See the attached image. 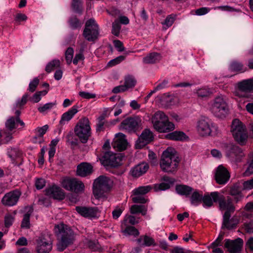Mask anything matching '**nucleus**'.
I'll return each mask as SVG.
<instances>
[{
    "instance_id": "obj_1",
    "label": "nucleus",
    "mask_w": 253,
    "mask_h": 253,
    "mask_svg": "<svg viewBox=\"0 0 253 253\" xmlns=\"http://www.w3.org/2000/svg\"><path fill=\"white\" fill-rule=\"evenodd\" d=\"M54 230L57 237L56 246L58 251L63 252L74 244L76 234L70 226L61 223L55 225Z\"/></svg>"
},
{
    "instance_id": "obj_2",
    "label": "nucleus",
    "mask_w": 253,
    "mask_h": 253,
    "mask_svg": "<svg viewBox=\"0 0 253 253\" xmlns=\"http://www.w3.org/2000/svg\"><path fill=\"white\" fill-rule=\"evenodd\" d=\"M174 152L175 150L171 148H168L163 152L160 162V167L163 171L173 172L176 170L179 160Z\"/></svg>"
},
{
    "instance_id": "obj_3",
    "label": "nucleus",
    "mask_w": 253,
    "mask_h": 253,
    "mask_svg": "<svg viewBox=\"0 0 253 253\" xmlns=\"http://www.w3.org/2000/svg\"><path fill=\"white\" fill-rule=\"evenodd\" d=\"M235 140L241 145H245L248 138L245 125L238 119L232 121L230 130Z\"/></svg>"
},
{
    "instance_id": "obj_4",
    "label": "nucleus",
    "mask_w": 253,
    "mask_h": 253,
    "mask_svg": "<svg viewBox=\"0 0 253 253\" xmlns=\"http://www.w3.org/2000/svg\"><path fill=\"white\" fill-rule=\"evenodd\" d=\"M111 180L106 176L101 175L96 178L93 185V193L96 199L103 197L111 187Z\"/></svg>"
},
{
    "instance_id": "obj_5",
    "label": "nucleus",
    "mask_w": 253,
    "mask_h": 253,
    "mask_svg": "<svg viewBox=\"0 0 253 253\" xmlns=\"http://www.w3.org/2000/svg\"><path fill=\"white\" fill-rule=\"evenodd\" d=\"M75 133L83 143L87 142L91 134V128L87 118L81 119L74 128Z\"/></svg>"
},
{
    "instance_id": "obj_6",
    "label": "nucleus",
    "mask_w": 253,
    "mask_h": 253,
    "mask_svg": "<svg viewBox=\"0 0 253 253\" xmlns=\"http://www.w3.org/2000/svg\"><path fill=\"white\" fill-rule=\"evenodd\" d=\"M211 110L216 117L223 118L228 114L229 108L226 100L222 96H217L213 100Z\"/></svg>"
},
{
    "instance_id": "obj_7",
    "label": "nucleus",
    "mask_w": 253,
    "mask_h": 253,
    "mask_svg": "<svg viewBox=\"0 0 253 253\" xmlns=\"http://www.w3.org/2000/svg\"><path fill=\"white\" fill-rule=\"evenodd\" d=\"M83 35L89 42H94L97 39L99 28L94 19H90L86 22Z\"/></svg>"
},
{
    "instance_id": "obj_8",
    "label": "nucleus",
    "mask_w": 253,
    "mask_h": 253,
    "mask_svg": "<svg viewBox=\"0 0 253 253\" xmlns=\"http://www.w3.org/2000/svg\"><path fill=\"white\" fill-rule=\"evenodd\" d=\"M211 196L214 202H218L220 210H226L225 212H228L229 214L234 211L235 207L230 198L225 199L223 195L219 194L217 192H211Z\"/></svg>"
},
{
    "instance_id": "obj_9",
    "label": "nucleus",
    "mask_w": 253,
    "mask_h": 253,
    "mask_svg": "<svg viewBox=\"0 0 253 253\" xmlns=\"http://www.w3.org/2000/svg\"><path fill=\"white\" fill-rule=\"evenodd\" d=\"M37 253H49L52 249V241L48 235H41L36 240Z\"/></svg>"
},
{
    "instance_id": "obj_10",
    "label": "nucleus",
    "mask_w": 253,
    "mask_h": 253,
    "mask_svg": "<svg viewBox=\"0 0 253 253\" xmlns=\"http://www.w3.org/2000/svg\"><path fill=\"white\" fill-rule=\"evenodd\" d=\"M62 185L67 190L75 193L83 191L84 187V183L76 178H65L63 180Z\"/></svg>"
},
{
    "instance_id": "obj_11",
    "label": "nucleus",
    "mask_w": 253,
    "mask_h": 253,
    "mask_svg": "<svg viewBox=\"0 0 253 253\" xmlns=\"http://www.w3.org/2000/svg\"><path fill=\"white\" fill-rule=\"evenodd\" d=\"M101 161L103 164L105 166L117 167L121 165L122 158L119 154L107 152L102 157Z\"/></svg>"
},
{
    "instance_id": "obj_12",
    "label": "nucleus",
    "mask_w": 253,
    "mask_h": 253,
    "mask_svg": "<svg viewBox=\"0 0 253 253\" xmlns=\"http://www.w3.org/2000/svg\"><path fill=\"white\" fill-rule=\"evenodd\" d=\"M141 122L138 117L127 118L121 123V126L128 132H134L138 128Z\"/></svg>"
},
{
    "instance_id": "obj_13",
    "label": "nucleus",
    "mask_w": 253,
    "mask_h": 253,
    "mask_svg": "<svg viewBox=\"0 0 253 253\" xmlns=\"http://www.w3.org/2000/svg\"><path fill=\"white\" fill-rule=\"evenodd\" d=\"M243 244V240L240 238L234 240L226 239L224 247L227 249L230 253H239L242 249Z\"/></svg>"
},
{
    "instance_id": "obj_14",
    "label": "nucleus",
    "mask_w": 253,
    "mask_h": 253,
    "mask_svg": "<svg viewBox=\"0 0 253 253\" xmlns=\"http://www.w3.org/2000/svg\"><path fill=\"white\" fill-rule=\"evenodd\" d=\"M153 140V133L150 130L145 129L136 141L135 147L137 149H141Z\"/></svg>"
},
{
    "instance_id": "obj_15",
    "label": "nucleus",
    "mask_w": 253,
    "mask_h": 253,
    "mask_svg": "<svg viewBox=\"0 0 253 253\" xmlns=\"http://www.w3.org/2000/svg\"><path fill=\"white\" fill-rule=\"evenodd\" d=\"M21 195L19 191L14 190L4 195L1 200L2 204L5 206H13L15 205Z\"/></svg>"
},
{
    "instance_id": "obj_16",
    "label": "nucleus",
    "mask_w": 253,
    "mask_h": 253,
    "mask_svg": "<svg viewBox=\"0 0 253 253\" xmlns=\"http://www.w3.org/2000/svg\"><path fill=\"white\" fill-rule=\"evenodd\" d=\"M212 127V123L207 118L199 120L197 126L198 131L202 136L209 135L211 133Z\"/></svg>"
},
{
    "instance_id": "obj_17",
    "label": "nucleus",
    "mask_w": 253,
    "mask_h": 253,
    "mask_svg": "<svg viewBox=\"0 0 253 253\" xmlns=\"http://www.w3.org/2000/svg\"><path fill=\"white\" fill-rule=\"evenodd\" d=\"M76 210L82 216L88 218L97 217L99 213L98 209L96 207L77 206Z\"/></svg>"
},
{
    "instance_id": "obj_18",
    "label": "nucleus",
    "mask_w": 253,
    "mask_h": 253,
    "mask_svg": "<svg viewBox=\"0 0 253 253\" xmlns=\"http://www.w3.org/2000/svg\"><path fill=\"white\" fill-rule=\"evenodd\" d=\"M230 177V173L226 168L222 165L218 167L215 174V179L218 184H225L229 180Z\"/></svg>"
},
{
    "instance_id": "obj_19",
    "label": "nucleus",
    "mask_w": 253,
    "mask_h": 253,
    "mask_svg": "<svg viewBox=\"0 0 253 253\" xmlns=\"http://www.w3.org/2000/svg\"><path fill=\"white\" fill-rule=\"evenodd\" d=\"M231 214L224 212L223 216V222L222 228H226L228 230H232L236 228L239 223V219L237 217L233 216L230 219Z\"/></svg>"
},
{
    "instance_id": "obj_20",
    "label": "nucleus",
    "mask_w": 253,
    "mask_h": 253,
    "mask_svg": "<svg viewBox=\"0 0 253 253\" xmlns=\"http://www.w3.org/2000/svg\"><path fill=\"white\" fill-rule=\"evenodd\" d=\"M45 194L54 199L62 200L65 198L63 190L57 186L53 185L45 190Z\"/></svg>"
},
{
    "instance_id": "obj_21",
    "label": "nucleus",
    "mask_w": 253,
    "mask_h": 253,
    "mask_svg": "<svg viewBox=\"0 0 253 253\" xmlns=\"http://www.w3.org/2000/svg\"><path fill=\"white\" fill-rule=\"evenodd\" d=\"M7 155L15 165L20 166L22 163V153L16 148H10L7 149Z\"/></svg>"
},
{
    "instance_id": "obj_22",
    "label": "nucleus",
    "mask_w": 253,
    "mask_h": 253,
    "mask_svg": "<svg viewBox=\"0 0 253 253\" xmlns=\"http://www.w3.org/2000/svg\"><path fill=\"white\" fill-rule=\"evenodd\" d=\"M127 144L126 136L122 133H118L112 143L113 147L114 148H117L120 151L125 150L126 148Z\"/></svg>"
},
{
    "instance_id": "obj_23",
    "label": "nucleus",
    "mask_w": 253,
    "mask_h": 253,
    "mask_svg": "<svg viewBox=\"0 0 253 253\" xmlns=\"http://www.w3.org/2000/svg\"><path fill=\"white\" fill-rule=\"evenodd\" d=\"M227 155L236 160H239L244 156L241 148L235 145H230L227 147Z\"/></svg>"
},
{
    "instance_id": "obj_24",
    "label": "nucleus",
    "mask_w": 253,
    "mask_h": 253,
    "mask_svg": "<svg viewBox=\"0 0 253 253\" xmlns=\"http://www.w3.org/2000/svg\"><path fill=\"white\" fill-rule=\"evenodd\" d=\"M92 166L89 163L83 162L79 164L77 169V174L82 177H85L90 174L92 172Z\"/></svg>"
},
{
    "instance_id": "obj_25",
    "label": "nucleus",
    "mask_w": 253,
    "mask_h": 253,
    "mask_svg": "<svg viewBox=\"0 0 253 253\" xmlns=\"http://www.w3.org/2000/svg\"><path fill=\"white\" fill-rule=\"evenodd\" d=\"M78 107L77 105L73 106L67 112L63 113L59 122V126H62L66 122L70 121L73 116L78 112Z\"/></svg>"
},
{
    "instance_id": "obj_26",
    "label": "nucleus",
    "mask_w": 253,
    "mask_h": 253,
    "mask_svg": "<svg viewBox=\"0 0 253 253\" xmlns=\"http://www.w3.org/2000/svg\"><path fill=\"white\" fill-rule=\"evenodd\" d=\"M160 129H158L156 126H153L154 128L159 132H169L174 129V125L173 123L169 122L168 118L166 120H163L159 123L157 125Z\"/></svg>"
},
{
    "instance_id": "obj_27",
    "label": "nucleus",
    "mask_w": 253,
    "mask_h": 253,
    "mask_svg": "<svg viewBox=\"0 0 253 253\" xmlns=\"http://www.w3.org/2000/svg\"><path fill=\"white\" fill-rule=\"evenodd\" d=\"M148 169L149 166L147 164H140L131 169V174L133 177H139L145 173L148 170Z\"/></svg>"
},
{
    "instance_id": "obj_28",
    "label": "nucleus",
    "mask_w": 253,
    "mask_h": 253,
    "mask_svg": "<svg viewBox=\"0 0 253 253\" xmlns=\"http://www.w3.org/2000/svg\"><path fill=\"white\" fill-rule=\"evenodd\" d=\"M163 180L166 182H162L156 185L155 188L156 190H166L169 189L175 182L173 178L166 176L163 177Z\"/></svg>"
},
{
    "instance_id": "obj_29",
    "label": "nucleus",
    "mask_w": 253,
    "mask_h": 253,
    "mask_svg": "<svg viewBox=\"0 0 253 253\" xmlns=\"http://www.w3.org/2000/svg\"><path fill=\"white\" fill-rule=\"evenodd\" d=\"M238 87L241 91L253 92V79L245 80L239 82Z\"/></svg>"
},
{
    "instance_id": "obj_30",
    "label": "nucleus",
    "mask_w": 253,
    "mask_h": 253,
    "mask_svg": "<svg viewBox=\"0 0 253 253\" xmlns=\"http://www.w3.org/2000/svg\"><path fill=\"white\" fill-rule=\"evenodd\" d=\"M161 59L160 54L157 52H152L143 58V62L146 64H155L159 62Z\"/></svg>"
},
{
    "instance_id": "obj_31",
    "label": "nucleus",
    "mask_w": 253,
    "mask_h": 253,
    "mask_svg": "<svg viewBox=\"0 0 253 253\" xmlns=\"http://www.w3.org/2000/svg\"><path fill=\"white\" fill-rule=\"evenodd\" d=\"M168 139L176 141H183L188 137L185 133L182 131H175L167 135Z\"/></svg>"
},
{
    "instance_id": "obj_32",
    "label": "nucleus",
    "mask_w": 253,
    "mask_h": 253,
    "mask_svg": "<svg viewBox=\"0 0 253 253\" xmlns=\"http://www.w3.org/2000/svg\"><path fill=\"white\" fill-rule=\"evenodd\" d=\"M175 190L178 194L187 197L191 193L193 189L188 185L179 184L176 186Z\"/></svg>"
},
{
    "instance_id": "obj_33",
    "label": "nucleus",
    "mask_w": 253,
    "mask_h": 253,
    "mask_svg": "<svg viewBox=\"0 0 253 253\" xmlns=\"http://www.w3.org/2000/svg\"><path fill=\"white\" fill-rule=\"evenodd\" d=\"M167 118L163 112L160 111L156 112L152 118L153 126H156L158 129H160V127L157 126L158 124L163 120H166Z\"/></svg>"
},
{
    "instance_id": "obj_34",
    "label": "nucleus",
    "mask_w": 253,
    "mask_h": 253,
    "mask_svg": "<svg viewBox=\"0 0 253 253\" xmlns=\"http://www.w3.org/2000/svg\"><path fill=\"white\" fill-rule=\"evenodd\" d=\"M12 138V133L0 130V146L8 143Z\"/></svg>"
},
{
    "instance_id": "obj_35",
    "label": "nucleus",
    "mask_w": 253,
    "mask_h": 253,
    "mask_svg": "<svg viewBox=\"0 0 253 253\" xmlns=\"http://www.w3.org/2000/svg\"><path fill=\"white\" fill-rule=\"evenodd\" d=\"M27 212L24 215L22 221L21 226L22 228H30V217L33 212V209L31 207L27 208Z\"/></svg>"
},
{
    "instance_id": "obj_36",
    "label": "nucleus",
    "mask_w": 253,
    "mask_h": 253,
    "mask_svg": "<svg viewBox=\"0 0 253 253\" xmlns=\"http://www.w3.org/2000/svg\"><path fill=\"white\" fill-rule=\"evenodd\" d=\"M147 208L144 205H133L130 208L131 214L141 213L142 215H145L147 213Z\"/></svg>"
},
{
    "instance_id": "obj_37",
    "label": "nucleus",
    "mask_w": 253,
    "mask_h": 253,
    "mask_svg": "<svg viewBox=\"0 0 253 253\" xmlns=\"http://www.w3.org/2000/svg\"><path fill=\"white\" fill-rule=\"evenodd\" d=\"M138 243L144 246H150L152 245L155 246V240L152 237L147 235L141 236L137 239Z\"/></svg>"
},
{
    "instance_id": "obj_38",
    "label": "nucleus",
    "mask_w": 253,
    "mask_h": 253,
    "mask_svg": "<svg viewBox=\"0 0 253 253\" xmlns=\"http://www.w3.org/2000/svg\"><path fill=\"white\" fill-rule=\"evenodd\" d=\"M16 119L14 117L9 118L5 123L6 129H3V130L12 133V131L16 128Z\"/></svg>"
},
{
    "instance_id": "obj_39",
    "label": "nucleus",
    "mask_w": 253,
    "mask_h": 253,
    "mask_svg": "<svg viewBox=\"0 0 253 253\" xmlns=\"http://www.w3.org/2000/svg\"><path fill=\"white\" fill-rule=\"evenodd\" d=\"M136 80L134 77L131 75H128L125 77L124 86L126 90L134 87L136 84Z\"/></svg>"
},
{
    "instance_id": "obj_40",
    "label": "nucleus",
    "mask_w": 253,
    "mask_h": 253,
    "mask_svg": "<svg viewBox=\"0 0 253 253\" xmlns=\"http://www.w3.org/2000/svg\"><path fill=\"white\" fill-rule=\"evenodd\" d=\"M70 27L73 30L80 28L82 23L76 16H72L68 20Z\"/></svg>"
},
{
    "instance_id": "obj_41",
    "label": "nucleus",
    "mask_w": 253,
    "mask_h": 253,
    "mask_svg": "<svg viewBox=\"0 0 253 253\" xmlns=\"http://www.w3.org/2000/svg\"><path fill=\"white\" fill-rule=\"evenodd\" d=\"M203 195L197 191H194L190 197V202L192 205L197 206L202 202Z\"/></svg>"
},
{
    "instance_id": "obj_42",
    "label": "nucleus",
    "mask_w": 253,
    "mask_h": 253,
    "mask_svg": "<svg viewBox=\"0 0 253 253\" xmlns=\"http://www.w3.org/2000/svg\"><path fill=\"white\" fill-rule=\"evenodd\" d=\"M72 9L78 13H82L83 11V1L82 0H72L71 3Z\"/></svg>"
},
{
    "instance_id": "obj_43",
    "label": "nucleus",
    "mask_w": 253,
    "mask_h": 253,
    "mask_svg": "<svg viewBox=\"0 0 253 253\" xmlns=\"http://www.w3.org/2000/svg\"><path fill=\"white\" fill-rule=\"evenodd\" d=\"M230 69L234 72H244V65L243 64L237 61H233L230 64Z\"/></svg>"
},
{
    "instance_id": "obj_44",
    "label": "nucleus",
    "mask_w": 253,
    "mask_h": 253,
    "mask_svg": "<svg viewBox=\"0 0 253 253\" xmlns=\"http://www.w3.org/2000/svg\"><path fill=\"white\" fill-rule=\"evenodd\" d=\"M151 189V186L149 185L140 186L137 188H135V189H134L132 192L133 195L139 194L144 195L147 193L148 192H149Z\"/></svg>"
},
{
    "instance_id": "obj_45",
    "label": "nucleus",
    "mask_w": 253,
    "mask_h": 253,
    "mask_svg": "<svg viewBox=\"0 0 253 253\" xmlns=\"http://www.w3.org/2000/svg\"><path fill=\"white\" fill-rule=\"evenodd\" d=\"M60 65V61L57 59H54L47 64L45 69V71L47 73H50L55 68L59 67Z\"/></svg>"
},
{
    "instance_id": "obj_46",
    "label": "nucleus",
    "mask_w": 253,
    "mask_h": 253,
    "mask_svg": "<svg viewBox=\"0 0 253 253\" xmlns=\"http://www.w3.org/2000/svg\"><path fill=\"white\" fill-rule=\"evenodd\" d=\"M106 122L105 120V115H102L98 118V123L96 125V131L100 132L105 129Z\"/></svg>"
},
{
    "instance_id": "obj_47",
    "label": "nucleus",
    "mask_w": 253,
    "mask_h": 253,
    "mask_svg": "<svg viewBox=\"0 0 253 253\" xmlns=\"http://www.w3.org/2000/svg\"><path fill=\"white\" fill-rule=\"evenodd\" d=\"M211 91L209 88L203 87L199 89L197 91V95L199 97H206L209 96L211 93Z\"/></svg>"
},
{
    "instance_id": "obj_48",
    "label": "nucleus",
    "mask_w": 253,
    "mask_h": 253,
    "mask_svg": "<svg viewBox=\"0 0 253 253\" xmlns=\"http://www.w3.org/2000/svg\"><path fill=\"white\" fill-rule=\"evenodd\" d=\"M202 201L203 202L204 207H211L213 205V199L211 196L209 195H205L202 197Z\"/></svg>"
},
{
    "instance_id": "obj_49",
    "label": "nucleus",
    "mask_w": 253,
    "mask_h": 253,
    "mask_svg": "<svg viewBox=\"0 0 253 253\" xmlns=\"http://www.w3.org/2000/svg\"><path fill=\"white\" fill-rule=\"evenodd\" d=\"M121 26L118 20H115L112 24V33L116 36H119Z\"/></svg>"
},
{
    "instance_id": "obj_50",
    "label": "nucleus",
    "mask_w": 253,
    "mask_h": 253,
    "mask_svg": "<svg viewBox=\"0 0 253 253\" xmlns=\"http://www.w3.org/2000/svg\"><path fill=\"white\" fill-rule=\"evenodd\" d=\"M74 55V49L72 47H68L65 52V58L68 64H70L72 61Z\"/></svg>"
},
{
    "instance_id": "obj_51",
    "label": "nucleus",
    "mask_w": 253,
    "mask_h": 253,
    "mask_svg": "<svg viewBox=\"0 0 253 253\" xmlns=\"http://www.w3.org/2000/svg\"><path fill=\"white\" fill-rule=\"evenodd\" d=\"M126 58V56L124 55L119 56L111 60L107 64V66L112 67L115 66L121 62L124 61Z\"/></svg>"
},
{
    "instance_id": "obj_52",
    "label": "nucleus",
    "mask_w": 253,
    "mask_h": 253,
    "mask_svg": "<svg viewBox=\"0 0 253 253\" xmlns=\"http://www.w3.org/2000/svg\"><path fill=\"white\" fill-rule=\"evenodd\" d=\"M56 103H47L43 105L42 106L39 107L38 109V111L42 113H44L48 110L51 109L55 105Z\"/></svg>"
},
{
    "instance_id": "obj_53",
    "label": "nucleus",
    "mask_w": 253,
    "mask_h": 253,
    "mask_svg": "<svg viewBox=\"0 0 253 253\" xmlns=\"http://www.w3.org/2000/svg\"><path fill=\"white\" fill-rule=\"evenodd\" d=\"M124 232L129 235H133L134 236H138L139 234L138 230L136 228L131 226H127Z\"/></svg>"
},
{
    "instance_id": "obj_54",
    "label": "nucleus",
    "mask_w": 253,
    "mask_h": 253,
    "mask_svg": "<svg viewBox=\"0 0 253 253\" xmlns=\"http://www.w3.org/2000/svg\"><path fill=\"white\" fill-rule=\"evenodd\" d=\"M29 96V95L28 93H25L22 96L21 99L16 102L15 108L21 109L27 103Z\"/></svg>"
},
{
    "instance_id": "obj_55",
    "label": "nucleus",
    "mask_w": 253,
    "mask_h": 253,
    "mask_svg": "<svg viewBox=\"0 0 253 253\" xmlns=\"http://www.w3.org/2000/svg\"><path fill=\"white\" fill-rule=\"evenodd\" d=\"M132 201L134 203L144 204L147 202V200L144 198L143 195L137 194L133 195L132 197Z\"/></svg>"
},
{
    "instance_id": "obj_56",
    "label": "nucleus",
    "mask_w": 253,
    "mask_h": 253,
    "mask_svg": "<svg viewBox=\"0 0 253 253\" xmlns=\"http://www.w3.org/2000/svg\"><path fill=\"white\" fill-rule=\"evenodd\" d=\"M84 50V46H82L80 49V53L78 54H76L75 58L73 60V63L75 65H77L78 62L81 60H83L84 59V56L83 54V52Z\"/></svg>"
},
{
    "instance_id": "obj_57",
    "label": "nucleus",
    "mask_w": 253,
    "mask_h": 253,
    "mask_svg": "<svg viewBox=\"0 0 253 253\" xmlns=\"http://www.w3.org/2000/svg\"><path fill=\"white\" fill-rule=\"evenodd\" d=\"M14 220V216L11 214H7L4 217V225L7 228L9 227L12 225L13 222Z\"/></svg>"
},
{
    "instance_id": "obj_58",
    "label": "nucleus",
    "mask_w": 253,
    "mask_h": 253,
    "mask_svg": "<svg viewBox=\"0 0 253 253\" xmlns=\"http://www.w3.org/2000/svg\"><path fill=\"white\" fill-rule=\"evenodd\" d=\"M88 248L93 251H99L101 247L98 242L89 241L87 243Z\"/></svg>"
},
{
    "instance_id": "obj_59",
    "label": "nucleus",
    "mask_w": 253,
    "mask_h": 253,
    "mask_svg": "<svg viewBox=\"0 0 253 253\" xmlns=\"http://www.w3.org/2000/svg\"><path fill=\"white\" fill-rule=\"evenodd\" d=\"M40 81L38 78H35L30 82L29 85V90L32 92L35 91L37 86L39 84Z\"/></svg>"
},
{
    "instance_id": "obj_60",
    "label": "nucleus",
    "mask_w": 253,
    "mask_h": 253,
    "mask_svg": "<svg viewBox=\"0 0 253 253\" xmlns=\"http://www.w3.org/2000/svg\"><path fill=\"white\" fill-rule=\"evenodd\" d=\"M174 17L172 15H170L167 17L165 21L162 23L163 25H166L167 27H170L173 23Z\"/></svg>"
},
{
    "instance_id": "obj_61",
    "label": "nucleus",
    "mask_w": 253,
    "mask_h": 253,
    "mask_svg": "<svg viewBox=\"0 0 253 253\" xmlns=\"http://www.w3.org/2000/svg\"><path fill=\"white\" fill-rule=\"evenodd\" d=\"M244 190H251L253 189V178L245 181L243 183Z\"/></svg>"
},
{
    "instance_id": "obj_62",
    "label": "nucleus",
    "mask_w": 253,
    "mask_h": 253,
    "mask_svg": "<svg viewBox=\"0 0 253 253\" xmlns=\"http://www.w3.org/2000/svg\"><path fill=\"white\" fill-rule=\"evenodd\" d=\"M114 45L115 47L119 52H122L125 50V47H124L123 43L122 42L119 40H114L113 41Z\"/></svg>"
},
{
    "instance_id": "obj_63",
    "label": "nucleus",
    "mask_w": 253,
    "mask_h": 253,
    "mask_svg": "<svg viewBox=\"0 0 253 253\" xmlns=\"http://www.w3.org/2000/svg\"><path fill=\"white\" fill-rule=\"evenodd\" d=\"M79 94L81 97L85 99L94 98L96 97V95L95 94L85 91H80L79 92Z\"/></svg>"
},
{
    "instance_id": "obj_64",
    "label": "nucleus",
    "mask_w": 253,
    "mask_h": 253,
    "mask_svg": "<svg viewBox=\"0 0 253 253\" xmlns=\"http://www.w3.org/2000/svg\"><path fill=\"white\" fill-rule=\"evenodd\" d=\"M252 174H253V159L252 160L246 171L244 172V175L248 176Z\"/></svg>"
}]
</instances>
